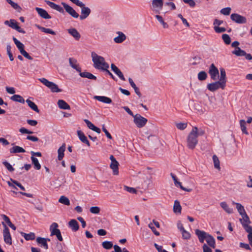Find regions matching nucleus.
Listing matches in <instances>:
<instances>
[{
    "label": "nucleus",
    "mask_w": 252,
    "mask_h": 252,
    "mask_svg": "<svg viewBox=\"0 0 252 252\" xmlns=\"http://www.w3.org/2000/svg\"><path fill=\"white\" fill-rule=\"evenodd\" d=\"M213 160L215 168L220 170V160L216 155H214L213 156Z\"/></svg>",
    "instance_id": "obj_44"
},
{
    "label": "nucleus",
    "mask_w": 252,
    "mask_h": 252,
    "mask_svg": "<svg viewBox=\"0 0 252 252\" xmlns=\"http://www.w3.org/2000/svg\"><path fill=\"white\" fill-rule=\"evenodd\" d=\"M2 224L4 227L3 231L4 241L7 244L11 245L12 239L9 232V230L4 222H2Z\"/></svg>",
    "instance_id": "obj_10"
},
{
    "label": "nucleus",
    "mask_w": 252,
    "mask_h": 252,
    "mask_svg": "<svg viewBox=\"0 0 252 252\" xmlns=\"http://www.w3.org/2000/svg\"><path fill=\"white\" fill-rule=\"evenodd\" d=\"M21 54L27 59L30 60H32L33 59V58L31 56H30V55L25 50H23V51L21 52Z\"/></svg>",
    "instance_id": "obj_64"
},
{
    "label": "nucleus",
    "mask_w": 252,
    "mask_h": 252,
    "mask_svg": "<svg viewBox=\"0 0 252 252\" xmlns=\"http://www.w3.org/2000/svg\"><path fill=\"white\" fill-rule=\"evenodd\" d=\"M222 38L224 42L228 45L231 43V38L230 36L227 34H223L222 35Z\"/></svg>",
    "instance_id": "obj_48"
},
{
    "label": "nucleus",
    "mask_w": 252,
    "mask_h": 252,
    "mask_svg": "<svg viewBox=\"0 0 252 252\" xmlns=\"http://www.w3.org/2000/svg\"><path fill=\"white\" fill-rule=\"evenodd\" d=\"M62 4L66 12H67L69 15H70L72 17L75 18H77L79 17V14L76 12V11L70 6L67 4L66 3L62 2Z\"/></svg>",
    "instance_id": "obj_13"
},
{
    "label": "nucleus",
    "mask_w": 252,
    "mask_h": 252,
    "mask_svg": "<svg viewBox=\"0 0 252 252\" xmlns=\"http://www.w3.org/2000/svg\"><path fill=\"white\" fill-rule=\"evenodd\" d=\"M21 235L24 237V238L27 240H33L35 238V234L33 232H31L29 234L25 233L24 232L21 233Z\"/></svg>",
    "instance_id": "obj_33"
},
{
    "label": "nucleus",
    "mask_w": 252,
    "mask_h": 252,
    "mask_svg": "<svg viewBox=\"0 0 252 252\" xmlns=\"http://www.w3.org/2000/svg\"><path fill=\"white\" fill-rule=\"evenodd\" d=\"M128 81L131 85V86L133 88V89L134 90L135 93L136 94L139 96V97H140L141 96V94L139 90V89L136 87L135 84L132 80V79L131 78H128Z\"/></svg>",
    "instance_id": "obj_31"
},
{
    "label": "nucleus",
    "mask_w": 252,
    "mask_h": 252,
    "mask_svg": "<svg viewBox=\"0 0 252 252\" xmlns=\"http://www.w3.org/2000/svg\"><path fill=\"white\" fill-rule=\"evenodd\" d=\"M65 144L63 143L58 150V159L59 160H62L64 157V152L65 150Z\"/></svg>",
    "instance_id": "obj_23"
},
{
    "label": "nucleus",
    "mask_w": 252,
    "mask_h": 252,
    "mask_svg": "<svg viewBox=\"0 0 252 252\" xmlns=\"http://www.w3.org/2000/svg\"><path fill=\"white\" fill-rule=\"evenodd\" d=\"M176 127L179 129L184 130L187 126V123H177V124H176Z\"/></svg>",
    "instance_id": "obj_55"
},
{
    "label": "nucleus",
    "mask_w": 252,
    "mask_h": 252,
    "mask_svg": "<svg viewBox=\"0 0 252 252\" xmlns=\"http://www.w3.org/2000/svg\"><path fill=\"white\" fill-rule=\"evenodd\" d=\"M110 159L111 161L110 164V167L113 170V174L117 175L119 174V162L116 160L115 158L114 157L113 155L110 156Z\"/></svg>",
    "instance_id": "obj_14"
},
{
    "label": "nucleus",
    "mask_w": 252,
    "mask_h": 252,
    "mask_svg": "<svg viewBox=\"0 0 252 252\" xmlns=\"http://www.w3.org/2000/svg\"><path fill=\"white\" fill-rule=\"evenodd\" d=\"M77 132L78 136L80 141L82 143L86 144L88 146H90V143L88 140L87 139V137L84 134V133L82 132L81 130H77Z\"/></svg>",
    "instance_id": "obj_21"
},
{
    "label": "nucleus",
    "mask_w": 252,
    "mask_h": 252,
    "mask_svg": "<svg viewBox=\"0 0 252 252\" xmlns=\"http://www.w3.org/2000/svg\"><path fill=\"white\" fill-rule=\"evenodd\" d=\"M183 1L189 4L190 7H193L195 5V2L193 0H183Z\"/></svg>",
    "instance_id": "obj_61"
},
{
    "label": "nucleus",
    "mask_w": 252,
    "mask_h": 252,
    "mask_svg": "<svg viewBox=\"0 0 252 252\" xmlns=\"http://www.w3.org/2000/svg\"><path fill=\"white\" fill-rule=\"evenodd\" d=\"M58 105L60 109L63 110H70V106L63 100L59 99L58 101Z\"/></svg>",
    "instance_id": "obj_27"
},
{
    "label": "nucleus",
    "mask_w": 252,
    "mask_h": 252,
    "mask_svg": "<svg viewBox=\"0 0 252 252\" xmlns=\"http://www.w3.org/2000/svg\"><path fill=\"white\" fill-rule=\"evenodd\" d=\"M45 2L52 9H55L62 13L64 12L63 9L59 5H58L49 0H45Z\"/></svg>",
    "instance_id": "obj_17"
},
{
    "label": "nucleus",
    "mask_w": 252,
    "mask_h": 252,
    "mask_svg": "<svg viewBox=\"0 0 252 252\" xmlns=\"http://www.w3.org/2000/svg\"><path fill=\"white\" fill-rule=\"evenodd\" d=\"M39 80L44 85L49 88L52 92L59 93L62 92V90L59 89L58 85L54 82H50L44 78H40L39 79Z\"/></svg>",
    "instance_id": "obj_5"
},
{
    "label": "nucleus",
    "mask_w": 252,
    "mask_h": 252,
    "mask_svg": "<svg viewBox=\"0 0 252 252\" xmlns=\"http://www.w3.org/2000/svg\"><path fill=\"white\" fill-rule=\"evenodd\" d=\"M68 32L72 35L76 40H78L81 37L80 34L74 28H71L67 30Z\"/></svg>",
    "instance_id": "obj_24"
},
{
    "label": "nucleus",
    "mask_w": 252,
    "mask_h": 252,
    "mask_svg": "<svg viewBox=\"0 0 252 252\" xmlns=\"http://www.w3.org/2000/svg\"><path fill=\"white\" fill-rule=\"evenodd\" d=\"M85 123L86 124L87 126L91 129L93 130L95 126L90 121L87 119H85L84 120Z\"/></svg>",
    "instance_id": "obj_59"
},
{
    "label": "nucleus",
    "mask_w": 252,
    "mask_h": 252,
    "mask_svg": "<svg viewBox=\"0 0 252 252\" xmlns=\"http://www.w3.org/2000/svg\"><path fill=\"white\" fill-rule=\"evenodd\" d=\"M116 75H118V76L120 78V79H121L123 81H125L126 80V79L123 74V73L122 72V71L119 69L118 71H117V72H116L115 73Z\"/></svg>",
    "instance_id": "obj_62"
},
{
    "label": "nucleus",
    "mask_w": 252,
    "mask_h": 252,
    "mask_svg": "<svg viewBox=\"0 0 252 252\" xmlns=\"http://www.w3.org/2000/svg\"><path fill=\"white\" fill-rule=\"evenodd\" d=\"M58 224L56 222H53L50 227L51 231V236L56 235L57 239L60 241L63 240L60 230L58 229Z\"/></svg>",
    "instance_id": "obj_8"
},
{
    "label": "nucleus",
    "mask_w": 252,
    "mask_h": 252,
    "mask_svg": "<svg viewBox=\"0 0 252 252\" xmlns=\"http://www.w3.org/2000/svg\"><path fill=\"white\" fill-rule=\"evenodd\" d=\"M36 27L38 29L41 30L42 32H44L45 33L51 34L52 35L56 34V32L50 29L45 28L44 27L40 26L39 25H36Z\"/></svg>",
    "instance_id": "obj_39"
},
{
    "label": "nucleus",
    "mask_w": 252,
    "mask_h": 252,
    "mask_svg": "<svg viewBox=\"0 0 252 252\" xmlns=\"http://www.w3.org/2000/svg\"><path fill=\"white\" fill-rule=\"evenodd\" d=\"M102 246L103 248L106 250H110L113 246L112 242L107 241L103 242L102 243Z\"/></svg>",
    "instance_id": "obj_47"
},
{
    "label": "nucleus",
    "mask_w": 252,
    "mask_h": 252,
    "mask_svg": "<svg viewBox=\"0 0 252 252\" xmlns=\"http://www.w3.org/2000/svg\"><path fill=\"white\" fill-rule=\"evenodd\" d=\"M163 0H152L150 9L153 12L158 14L163 9Z\"/></svg>",
    "instance_id": "obj_4"
},
{
    "label": "nucleus",
    "mask_w": 252,
    "mask_h": 252,
    "mask_svg": "<svg viewBox=\"0 0 252 252\" xmlns=\"http://www.w3.org/2000/svg\"><path fill=\"white\" fill-rule=\"evenodd\" d=\"M232 54L236 55L237 56H244L246 54V52L240 49L239 47L232 51Z\"/></svg>",
    "instance_id": "obj_42"
},
{
    "label": "nucleus",
    "mask_w": 252,
    "mask_h": 252,
    "mask_svg": "<svg viewBox=\"0 0 252 252\" xmlns=\"http://www.w3.org/2000/svg\"><path fill=\"white\" fill-rule=\"evenodd\" d=\"M94 98L104 103L110 104L112 102V99L107 96L95 95Z\"/></svg>",
    "instance_id": "obj_20"
},
{
    "label": "nucleus",
    "mask_w": 252,
    "mask_h": 252,
    "mask_svg": "<svg viewBox=\"0 0 252 252\" xmlns=\"http://www.w3.org/2000/svg\"><path fill=\"white\" fill-rule=\"evenodd\" d=\"M26 102L27 103L28 106L33 111H35L37 113L39 112V110L37 107V106L32 101L30 100L29 99H27L26 100Z\"/></svg>",
    "instance_id": "obj_34"
},
{
    "label": "nucleus",
    "mask_w": 252,
    "mask_h": 252,
    "mask_svg": "<svg viewBox=\"0 0 252 252\" xmlns=\"http://www.w3.org/2000/svg\"><path fill=\"white\" fill-rule=\"evenodd\" d=\"M181 232L183 239L188 240L190 238V234L186 230H184V231H182Z\"/></svg>",
    "instance_id": "obj_54"
},
{
    "label": "nucleus",
    "mask_w": 252,
    "mask_h": 252,
    "mask_svg": "<svg viewBox=\"0 0 252 252\" xmlns=\"http://www.w3.org/2000/svg\"><path fill=\"white\" fill-rule=\"evenodd\" d=\"M231 11V8L226 7L223 8L220 10V13L224 15H228L230 14Z\"/></svg>",
    "instance_id": "obj_52"
},
{
    "label": "nucleus",
    "mask_w": 252,
    "mask_h": 252,
    "mask_svg": "<svg viewBox=\"0 0 252 252\" xmlns=\"http://www.w3.org/2000/svg\"><path fill=\"white\" fill-rule=\"evenodd\" d=\"M246 231L249 233L248 235V239L249 241L250 245L252 247V227L251 226H246Z\"/></svg>",
    "instance_id": "obj_35"
},
{
    "label": "nucleus",
    "mask_w": 252,
    "mask_h": 252,
    "mask_svg": "<svg viewBox=\"0 0 252 252\" xmlns=\"http://www.w3.org/2000/svg\"><path fill=\"white\" fill-rule=\"evenodd\" d=\"M148 120L146 118L141 116L139 114H136L133 118V122L137 127H143L147 123Z\"/></svg>",
    "instance_id": "obj_7"
},
{
    "label": "nucleus",
    "mask_w": 252,
    "mask_h": 252,
    "mask_svg": "<svg viewBox=\"0 0 252 252\" xmlns=\"http://www.w3.org/2000/svg\"><path fill=\"white\" fill-rule=\"evenodd\" d=\"M6 1H7V3L10 4L14 9L16 10L21 9V7L19 6V5L17 3L13 2L12 0H6Z\"/></svg>",
    "instance_id": "obj_49"
},
{
    "label": "nucleus",
    "mask_w": 252,
    "mask_h": 252,
    "mask_svg": "<svg viewBox=\"0 0 252 252\" xmlns=\"http://www.w3.org/2000/svg\"><path fill=\"white\" fill-rule=\"evenodd\" d=\"M242 219H240L239 220L243 226L245 230H246V226H250L249 224L251 223L249 217L247 215V213L241 216Z\"/></svg>",
    "instance_id": "obj_16"
},
{
    "label": "nucleus",
    "mask_w": 252,
    "mask_h": 252,
    "mask_svg": "<svg viewBox=\"0 0 252 252\" xmlns=\"http://www.w3.org/2000/svg\"><path fill=\"white\" fill-rule=\"evenodd\" d=\"M182 207L180 204V202L178 200H175L174 201L173 206V211L175 213H181Z\"/></svg>",
    "instance_id": "obj_36"
},
{
    "label": "nucleus",
    "mask_w": 252,
    "mask_h": 252,
    "mask_svg": "<svg viewBox=\"0 0 252 252\" xmlns=\"http://www.w3.org/2000/svg\"><path fill=\"white\" fill-rule=\"evenodd\" d=\"M148 226L149 228H150L151 229L152 231H153V232L154 233L155 235H156V236L159 235V233L156 230V228H155V227L154 226V224L152 222H150L148 224Z\"/></svg>",
    "instance_id": "obj_56"
},
{
    "label": "nucleus",
    "mask_w": 252,
    "mask_h": 252,
    "mask_svg": "<svg viewBox=\"0 0 252 252\" xmlns=\"http://www.w3.org/2000/svg\"><path fill=\"white\" fill-rule=\"evenodd\" d=\"M246 121L244 120H241L240 121V125L241 127V129L243 133H245L246 135H248L249 133L247 130L246 126Z\"/></svg>",
    "instance_id": "obj_40"
},
{
    "label": "nucleus",
    "mask_w": 252,
    "mask_h": 252,
    "mask_svg": "<svg viewBox=\"0 0 252 252\" xmlns=\"http://www.w3.org/2000/svg\"><path fill=\"white\" fill-rule=\"evenodd\" d=\"M118 36L114 38V41L117 43H121L126 39V36L121 32H118Z\"/></svg>",
    "instance_id": "obj_22"
},
{
    "label": "nucleus",
    "mask_w": 252,
    "mask_h": 252,
    "mask_svg": "<svg viewBox=\"0 0 252 252\" xmlns=\"http://www.w3.org/2000/svg\"><path fill=\"white\" fill-rule=\"evenodd\" d=\"M220 206L227 213L230 214L233 213V209L230 208L226 202H221L220 203Z\"/></svg>",
    "instance_id": "obj_28"
},
{
    "label": "nucleus",
    "mask_w": 252,
    "mask_h": 252,
    "mask_svg": "<svg viewBox=\"0 0 252 252\" xmlns=\"http://www.w3.org/2000/svg\"><path fill=\"white\" fill-rule=\"evenodd\" d=\"M4 24L6 25H8L11 28L16 30L19 32L22 33H25V31L21 29L18 25V23L14 19H10L9 21H5L4 22Z\"/></svg>",
    "instance_id": "obj_9"
},
{
    "label": "nucleus",
    "mask_w": 252,
    "mask_h": 252,
    "mask_svg": "<svg viewBox=\"0 0 252 252\" xmlns=\"http://www.w3.org/2000/svg\"><path fill=\"white\" fill-rule=\"evenodd\" d=\"M197 77L199 81H204L207 78V74L204 71H201L198 73Z\"/></svg>",
    "instance_id": "obj_45"
},
{
    "label": "nucleus",
    "mask_w": 252,
    "mask_h": 252,
    "mask_svg": "<svg viewBox=\"0 0 252 252\" xmlns=\"http://www.w3.org/2000/svg\"><path fill=\"white\" fill-rule=\"evenodd\" d=\"M214 30L217 33H221L226 31V29L223 27H219V26H215Z\"/></svg>",
    "instance_id": "obj_57"
},
{
    "label": "nucleus",
    "mask_w": 252,
    "mask_h": 252,
    "mask_svg": "<svg viewBox=\"0 0 252 252\" xmlns=\"http://www.w3.org/2000/svg\"><path fill=\"white\" fill-rule=\"evenodd\" d=\"M25 149L18 146H15L10 149L11 153H25Z\"/></svg>",
    "instance_id": "obj_37"
},
{
    "label": "nucleus",
    "mask_w": 252,
    "mask_h": 252,
    "mask_svg": "<svg viewBox=\"0 0 252 252\" xmlns=\"http://www.w3.org/2000/svg\"><path fill=\"white\" fill-rule=\"evenodd\" d=\"M219 81L226 85V72H225V69L223 68H220V77L219 78Z\"/></svg>",
    "instance_id": "obj_30"
},
{
    "label": "nucleus",
    "mask_w": 252,
    "mask_h": 252,
    "mask_svg": "<svg viewBox=\"0 0 252 252\" xmlns=\"http://www.w3.org/2000/svg\"><path fill=\"white\" fill-rule=\"evenodd\" d=\"M92 58V61L94 63V67L97 69L102 70L103 69H106L108 68L109 65L105 61L104 58L98 55L94 52H92L91 53Z\"/></svg>",
    "instance_id": "obj_1"
},
{
    "label": "nucleus",
    "mask_w": 252,
    "mask_h": 252,
    "mask_svg": "<svg viewBox=\"0 0 252 252\" xmlns=\"http://www.w3.org/2000/svg\"><path fill=\"white\" fill-rule=\"evenodd\" d=\"M197 143V127L194 126L188 136L187 146L190 149H193Z\"/></svg>",
    "instance_id": "obj_3"
},
{
    "label": "nucleus",
    "mask_w": 252,
    "mask_h": 252,
    "mask_svg": "<svg viewBox=\"0 0 252 252\" xmlns=\"http://www.w3.org/2000/svg\"><path fill=\"white\" fill-rule=\"evenodd\" d=\"M12 39L16 45L17 47L19 49L20 53L23 51L24 50V45L23 43H22L20 41H19L17 38H16L15 37H13Z\"/></svg>",
    "instance_id": "obj_32"
},
{
    "label": "nucleus",
    "mask_w": 252,
    "mask_h": 252,
    "mask_svg": "<svg viewBox=\"0 0 252 252\" xmlns=\"http://www.w3.org/2000/svg\"><path fill=\"white\" fill-rule=\"evenodd\" d=\"M35 10L37 11L39 16L45 19H49L51 18V16L48 14V12L41 8L36 7Z\"/></svg>",
    "instance_id": "obj_15"
},
{
    "label": "nucleus",
    "mask_w": 252,
    "mask_h": 252,
    "mask_svg": "<svg viewBox=\"0 0 252 252\" xmlns=\"http://www.w3.org/2000/svg\"><path fill=\"white\" fill-rule=\"evenodd\" d=\"M201 59L199 57H195L193 58V62H192V64L193 65H196L200 63Z\"/></svg>",
    "instance_id": "obj_63"
},
{
    "label": "nucleus",
    "mask_w": 252,
    "mask_h": 252,
    "mask_svg": "<svg viewBox=\"0 0 252 252\" xmlns=\"http://www.w3.org/2000/svg\"><path fill=\"white\" fill-rule=\"evenodd\" d=\"M79 75L81 77L87 78L91 79V80H95L96 79V76H95L93 74H92L89 72H87V71H84V72H82L81 71L80 72H79Z\"/></svg>",
    "instance_id": "obj_25"
},
{
    "label": "nucleus",
    "mask_w": 252,
    "mask_h": 252,
    "mask_svg": "<svg viewBox=\"0 0 252 252\" xmlns=\"http://www.w3.org/2000/svg\"><path fill=\"white\" fill-rule=\"evenodd\" d=\"M226 85L220 81H215L211 83L208 84L207 88L211 92H215L220 88L222 90L224 89Z\"/></svg>",
    "instance_id": "obj_6"
},
{
    "label": "nucleus",
    "mask_w": 252,
    "mask_h": 252,
    "mask_svg": "<svg viewBox=\"0 0 252 252\" xmlns=\"http://www.w3.org/2000/svg\"><path fill=\"white\" fill-rule=\"evenodd\" d=\"M3 164L4 165V166L7 168V169L10 171H13L14 170V168L11 166V165L7 161H3Z\"/></svg>",
    "instance_id": "obj_53"
},
{
    "label": "nucleus",
    "mask_w": 252,
    "mask_h": 252,
    "mask_svg": "<svg viewBox=\"0 0 252 252\" xmlns=\"http://www.w3.org/2000/svg\"><path fill=\"white\" fill-rule=\"evenodd\" d=\"M59 202L63 204L69 206L70 205V201L69 199L63 195H62L60 197L59 199Z\"/></svg>",
    "instance_id": "obj_41"
},
{
    "label": "nucleus",
    "mask_w": 252,
    "mask_h": 252,
    "mask_svg": "<svg viewBox=\"0 0 252 252\" xmlns=\"http://www.w3.org/2000/svg\"><path fill=\"white\" fill-rule=\"evenodd\" d=\"M69 63L71 67L75 69L78 72L81 71V68L79 66L78 64L77 63V61L75 59L73 58H69Z\"/></svg>",
    "instance_id": "obj_18"
},
{
    "label": "nucleus",
    "mask_w": 252,
    "mask_h": 252,
    "mask_svg": "<svg viewBox=\"0 0 252 252\" xmlns=\"http://www.w3.org/2000/svg\"><path fill=\"white\" fill-rule=\"evenodd\" d=\"M156 18H157V19L158 20V22H159L161 24H162V26H163V28H164V29H167V28H168V24H167L166 23L164 22V20H163V19L162 17L161 16H160V15H158V14H157V15H156Z\"/></svg>",
    "instance_id": "obj_46"
},
{
    "label": "nucleus",
    "mask_w": 252,
    "mask_h": 252,
    "mask_svg": "<svg viewBox=\"0 0 252 252\" xmlns=\"http://www.w3.org/2000/svg\"><path fill=\"white\" fill-rule=\"evenodd\" d=\"M68 225L73 231H76L79 229V224L76 220L72 219L68 222Z\"/></svg>",
    "instance_id": "obj_26"
},
{
    "label": "nucleus",
    "mask_w": 252,
    "mask_h": 252,
    "mask_svg": "<svg viewBox=\"0 0 252 252\" xmlns=\"http://www.w3.org/2000/svg\"><path fill=\"white\" fill-rule=\"evenodd\" d=\"M232 204L236 205L237 211L241 216L244 215L245 214V213H246L244 206L240 203L233 201Z\"/></svg>",
    "instance_id": "obj_29"
},
{
    "label": "nucleus",
    "mask_w": 252,
    "mask_h": 252,
    "mask_svg": "<svg viewBox=\"0 0 252 252\" xmlns=\"http://www.w3.org/2000/svg\"><path fill=\"white\" fill-rule=\"evenodd\" d=\"M231 19L238 24H245L247 22L246 18L238 14L233 13L230 16Z\"/></svg>",
    "instance_id": "obj_12"
},
{
    "label": "nucleus",
    "mask_w": 252,
    "mask_h": 252,
    "mask_svg": "<svg viewBox=\"0 0 252 252\" xmlns=\"http://www.w3.org/2000/svg\"><path fill=\"white\" fill-rule=\"evenodd\" d=\"M31 159L32 163L34 165V168L37 170H39L41 168V165L39 163L37 158L34 157H31Z\"/></svg>",
    "instance_id": "obj_43"
},
{
    "label": "nucleus",
    "mask_w": 252,
    "mask_h": 252,
    "mask_svg": "<svg viewBox=\"0 0 252 252\" xmlns=\"http://www.w3.org/2000/svg\"><path fill=\"white\" fill-rule=\"evenodd\" d=\"M90 211L92 214H98L99 213L100 209L98 207L94 206L91 207Z\"/></svg>",
    "instance_id": "obj_51"
},
{
    "label": "nucleus",
    "mask_w": 252,
    "mask_h": 252,
    "mask_svg": "<svg viewBox=\"0 0 252 252\" xmlns=\"http://www.w3.org/2000/svg\"><path fill=\"white\" fill-rule=\"evenodd\" d=\"M10 181L16 186L20 188V189L22 190H25V188L18 182L13 180L12 179H10Z\"/></svg>",
    "instance_id": "obj_58"
},
{
    "label": "nucleus",
    "mask_w": 252,
    "mask_h": 252,
    "mask_svg": "<svg viewBox=\"0 0 252 252\" xmlns=\"http://www.w3.org/2000/svg\"><path fill=\"white\" fill-rule=\"evenodd\" d=\"M170 175H171L172 179L174 181V183L176 187H180L182 184H181V182L178 181V180H177V178L176 176L174 174H173L172 173H170Z\"/></svg>",
    "instance_id": "obj_50"
},
{
    "label": "nucleus",
    "mask_w": 252,
    "mask_h": 252,
    "mask_svg": "<svg viewBox=\"0 0 252 252\" xmlns=\"http://www.w3.org/2000/svg\"><path fill=\"white\" fill-rule=\"evenodd\" d=\"M10 99L14 101L18 102L21 103H25V100L23 97L19 94L13 95L11 97Z\"/></svg>",
    "instance_id": "obj_38"
},
{
    "label": "nucleus",
    "mask_w": 252,
    "mask_h": 252,
    "mask_svg": "<svg viewBox=\"0 0 252 252\" xmlns=\"http://www.w3.org/2000/svg\"><path fill=\"white\" fill-rule=\"evenodd\" d=\"M208 73L213 80H216L219 77V70L214 63H212L210 66Z\"/></svg>",
    "instance_id": "obj_11"
},
{
    "label": "nucleus",
    "mask_w": 252,
    "mask_h": 252,
    "mask_svg": "<svg viewBox=\"0 0 252 252\" xmlns=\"http://www.w3.org/2000/svg\"><path fill=\"white\" fill-rule=\"evenodd\" d=\"M50 241V240L49 238H44L42 237H37L36 238V242L39 245H41V247H43L45 250L48 249V246L47 241Z\"/></svg>",
    "instance_id": "obj_19"
},
{
    "label": "nucleus",
    "mask_w": 252,
    "mask_h": 252,
    "mask_svg": "<svg viewBox=\"0 0 252 252\" xmlns=\"http://www.w3.org/2000/svg\"><path fill=\"white\" fill-rule=\"evenodd\" d=\"M195 233L197 235L199 241L203 243L204 240H206L208 245L213 248H215V240L214 238L207 232L200 230L199 229H196Z\"/></svg>",
    "instance_id": "obj_2"
},
{
    "label": "nucleus",
    "mask_w": 252,
    "mask_h": 252,
    "mask_svg": "<svg viewBox=\"0 0 252 252\" xmlns=\"http://www.w3.org/2000/svg\"><path fill=\"white\" fill-rule=\"evenodd\" d=\"M102 129L103 131L105 133L107 137L110 139H111L112 138V137L111 135L110 134V133L108 131V130L105 128L104 125H103L102 126Z\"/></svg>",
    "instance_id": "obj_60"
}]
</instances>
